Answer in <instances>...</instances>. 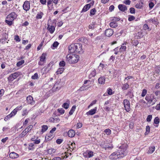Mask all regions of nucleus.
Segmentation results:
<instances>
[{"label": "nucleus", "mask_w": 160, "mask_h": 160, "mask_svg": "<svg viewBox=\"0 0 160 160\" xmlns=\"http://www.w3.org/2000/svg\"><path fill=\"white\" fill-rule=\"evenodd\" d=\"M12 116L10 114L8 115H7L5 118L4 120L5 121H7L8 119L12 118Z\"/></svg>", "instance_id": "bf43d9fd"}, {"label": "nucleus", "mask_w": 160, "mask_h": 160, "mask_svg": "<svg viewBox=\"0 0 160 160\" xmlns=\"http://www.w3.org/2000/svg\"><path fill=\"white\" fill-rule=\"evenodd\" d=\"M107 92L108 95H110L113 94L112 90L110 88H108L107 90Z\"/></svg>", "instance_id": "a18cd8bd"}, {"label": "nucleus", "mask_w": 160, "mask_h": 160, "mask_svg": "<svg viewBox=\"0 0 160 160\" xmlns=\"http://www.w3.org/2000/svg\"><path fill=\"white\" fill-rule=\"evenodd\" d=\"M123 104L125 110L128 112L130 111L131 108L129 101L127 99H125L123 101Z\"/></svg>", "instance_id": "20e7f679"}, {"label": "nucleus", "mask_w": 160, "mask_h": 160, "mask_svg": "<svg viewBox=\"0 0 160 160\" xmlns=\"http://www.w3.org/2000/svg\"><path fill=\"white\" fill-rule=\"evenodd\" d=\"M38 75L37 73H35L32 76V78L33 79H38Z\"/></svg>", "instance_id": "5fc2aeb1"}, {"label": "nucleus", "mask_w": 160, "mask_h": 160, "mask_svg": "<svg viewBox=\"0 0 160 160\" xmlns=\"http://www.w3.org/2000/svg\"><path fill=\"white\" fill-rule=\"evenodd\" d=\"M17 15L14 12H12L8 15L7 17L8 19H10L11 20L13 21L16 18Z\"/></svg>", "instance_id": "6e6552de"}, {"label": "nucleus", "mask_w": 160, "mask_h": 160, "mask_svg": "<svg viewBox=\"0 0 160 160\" xmlns=\"http://www.w3.org/2000/svg\"><path fill=\"white\" fill-rule=\"evenodd\" d=\"M160 122V119L158 117H156L154 120V123L156 124H158Z\"/></svg>", "instance_id": "ea45409f"}, {"label": "nucleus", "mask_w": 160, "mask_h": 160, "mask_svg": "<svg viewBox=\"0 0 160 160\" xmlns=\"http://www.w3.org/2000/svg\"><path fill=\"white\" fill-rule=\"evenodd\" d=\"M109 158L110 159L112 160H116L117 159L119 158L118 156L117 152H115L112 153L109 156Z\"/></svg>", "instance_id": "ddd939ff"}, {"label": "nucleus", "mask_w": 160, "mask_h": 160, "mask_svg": "<svg viewBox=\"0 0 160 160\" xmlns=\"http://www.w3.org/2000/svg\"><path fill=\"white\" fill-rule=\"evenodd\" d=\"M70 148L71 149H72V151H73V150L76 148L75 143H72L70 147Z\"/></svg>", "instance_id": "6e6d98bb"}, {"label": "nucleus", "mask_w": 160, "mask_h": 160, "mask_svg": "<svg viewBox=\"0 0 160 160\" xmlns=\"http://www.w3.org/2000/svg\"><path fill=\"white\" fill-rule=\"evenodd\" d=\"M113 33V30L111 29H108L106 30L105 33L106 36L110 37L112 35Z\"/></svg>", "instance_id": "4468645a"}, {"label": "nucleus", "mask_w": 160, "mask_h": 160, "mask_svg": "<svg viewBox=\"0 0 160 160\" xmlns=\"http://www.w3.org/2000/svg\"><path fill=\"white\" fill-rule=\"evenodd\" d=\"M58 112L61 114H63L65 112L64 110L62 108L58 109Z\"/></svg>", "instance_id": "8fccbe9b"}, {"label": "nucleus", "mask_w": 160, "mask_h": 160, "mask_svg": "<svg viewBox=\"0 0 160 160\" xmlns=\"http://www.w3.org/2000/svg\"><path fill=\"white\" fill-rule=\"evenodd\" d=\"M68 134L69 137L72 138L74 136L75 132L73 130L71 129L68 131Z\"/></svg>", "instance_id": "4be33fe9"}, {"label": "nucleus", "mask_w": 160, "mask_h": 160, "mask_svg": "<svg viewBox=\"0 0 160 160\" xmlns=\"http://www.w3.org/2000/svg\"><path fill=\"white\" fill-rule=\"evenodd\" d=\"M113 147L112 145L107 144L105 145L104 148L105 150H108V151L109 150H112L113 148Z\"/></svg>", "instance_id": "a878e982"}, {"label": "nucleus", "mask_w": 160, "mask_h": 160, "mask_svg": "<svg viewBox=\"0 0 160 160\" xmlns=\"http://www.w3.org/2000/svg\"><path fill=\"white\" fill-rule=\"evenodd\" d=\"M56 152V149L53 148H50L48 150V152L49 154H52L55 153Z\"/></svg>", "instance_id": "c756f323"}, {"label": "nucleus", "mask_w": 160, "mask_h": 160, "mask_svg": "<svg viewBox=\"0 0 160 160\" xmlns=\"http://www.w3.org/2000/svg\"><path fill=\"white\" fill-rule=\"evenodd\" d=\"M68 52L69 53L76 52L74 43H72L68 47Z\"/></svg>", "instance_id": "1a4fd4ad"}, {"label": "nucleus", "mask_w": 160, "mask_h": 160, "mask_svg": "<svg viewBox=\"0 0 160 160\" xmlns=\"http://www.w3.org/2000/svg\"><path fill=\"white\" fill-rule=\"evenodd\" d=\"M110 26L112 28H116L118 26L117 23L116 22H111L109 24Z\"/></svg>", "instance_id": "473e14b6"}, {"label": "nucleus", "mask_w": 160, "mask_h": 160, "mask_svg": "<svg viewBox=\"0 0 160 160\" xmlns=\"http://www.w3.org/2000/svg\"><path fill=\"white\" fill-rule=\"evenodd\" d=\"M8 81H12L14 80L11 74H10L9 77L8 78Z\"/></svg>", "instance_id": "680f3d73"}, {"label": "nucleus", "mask_w": 160, "mask_h": 160, "mask_svg": "<svg viewBox=\"0 0 160 160\" xmlns=\"http://www.w3.org/2000/svg\"><path fill=\"white\" fill-rule=\"evenodd\" d=\"M27 101L28 103L32 105H34L35 103L34 101L33 100V98L30 95L27 97Z\"/></svg>", "instance_id": "f8f14e48"}, {"label": "nucleus", "mask_w": 160, "mask_h": 160, "mask_svg": "<svg viewBox=\"0 0 160 160\" xmlns=\"http://www.w3.org/2000/svg\"><path fill=\"white\" fill-rule=\"evenodd\" d=\"M75 49H76V52H78L80 54L82 53L83 52V50L82 48V45L80 43H74Z\"/></svg>", "instance_id": "39448f33"}, {"label": "nucleus", "mask_w": 160, "mask_h": 160, "mask_svg": "<svg viewBox=\"0 0 160 160\" xmlns=\"http://www.w3.org/2000/svg\"><path fill=\"white\" fill-rule=\"evenodd\" d=\"M47 29L51 34L53 33L55 30V28L53 26H50L48 24Z\"/></svg>", "instance_id": "aec40b11"}, {"label": "nucleus", "mask_w": 160, "mask_h": 160, "mask_svg": "<svg viewBox=\"0 0 160 160\" xmlns=\"http://www.w3.org/2000/svg\"><path fill=\"white\" fill-rule=\"evenodd\" d=\"M13 78L15 79L19 75V72H15L11 74Z\"/></svg>", "instance_id": "72a5a7b5"}, {"label": "nucleus", "mask_w": 160, "mask_h": 160, "mask_svg": "<svg viewBox=\"0 0 160 160\" xmlns=\"http://www.w3.org/2000/svg\"><path fill=\"white\" fill-rule=\"evenodd\" d=\"M104 132L108 135H110L111 134V130L109 129H105Z\"/></svg>", "instance_id": "79ce46f5"}, {"label": "nucleus", "mask_w": 160, "mask_h": 160, "mask_svg": "<svg viewBox=\"0 0 160 160\" xmlns=\"http://www.w3.org/2000/svg\"><path fill=\"white\" fill-rule=\"evenodd\" d=\"M59 44V43L57 42H55L52 44V46L54 48L57 47Z\"/></svg>", "instance_id": "69168bd1"}, {"label": "nucleus", "mask_w": 160, "mask_h": 160, "mask_svg": "<svg viewBox=\"0 0 160 160\" xmlns=\"http://www.w3.org/2000/svg\"><path fill=\"white\" fill-rule=\"evenodd\" d=\"M143 3L142 2H141V4L140 3V2H139L136 5L135 7L138 8H141L143 7Z\"/></svg>", "instance_id": "c9c22d12"}, {"label": "nucleus", "mask_w": 160, "mask_h": 160, "mask_svg": "<svg viewBox=\"0 0 160 160\" xmlns=\"http://www.w3.org/2000/svg\"><path fill=\"white\" fill-rule=\"evenodd\" d=\"M143 28L145 30L149 29V28L148 25L147 24H144L143 26Z\"/></svg>", "instance_id": "0e129e2a"}, {"label": "nucleus", "mask_w": 160, "mask_h": 160, "mask_svg": "<svg viewBox=\"0 0 160 160\" xmlns=\"http://www.w3.org/2000/svg\"><path fill=\"white\" fill-rule=\"evenodd\" d=\"M51 160H61V158L59 157H56L53 158Z\"/></svg>", "instance_id": "774afa93"}, {"label": "nucleus", "mask_w": 160, "mask_h": 160, "mask_svg": "<svg viewBox=\"0 0 160 160\" xmlns=\"http://www.w3.org/2000/svg\"><path fill=\"white\" fill-rule=\"evenodd\" d=\"M87 88H87V86L83 85L80 88L79 90L82 91L86 89Z\"/></svg>", "instance_id": "864d4df0"}, {"label": "nucleus", "mask_w": 160, "mask_h": 160, "mask_svg": "<svg viewBox=\"0 0 160 160\" xmlns=\"http://www.w3.org/2000/svg\"><path fill=\"white\" fill-rule=\"evenodd\" d=\"M96 11L95 8H94L92 9L90 11V15H93L95 14Z\"/></svg>", "instance_id": "c03bdc74"}, {"label": "nucleus", "mask_w": 160, "mask_h": 160, "mask_svg": "<svg viewBox=\"0 0 160 160\" xmlns=\"http://www.w3.org/2000/svg\"><path fill=\"white\" fill-rule=\"evenodd\" d=\"M157 18L154 17L153 18H151L147 20V22H149L150 23H151L152 24H155L156 22H157Z\"/></svg>", "instance_id": "393cba45"}, {"label": "nucleus", "mask_w": 160, "mask_h": 160, "mask_svg": "<svg viewBox=\"0 0 160 160\" xmlns=\"http://www.w3.org/2000/svg\"><path fill=\"white\" fill-rule=\"evenodd\" d=\"M13 21L11 20L10 19H8L6 20L5 21V22L8 25L11 26L12 24L13 23Z\"/></svg>", "instance_id": "e433bc0d"}, {"label": "nucleus", "mask_w": 160, "mask_h": 160, "mask_svg": "<svg viewBox=\"0 0 160 160\" xmlns=\"http://www.w3.org/2000/svg\"><path fill=\"white\" fill-rule=\"evenodd\" d=\"M105 78L104 77H101L98 79V82L99 84H103L105 83Z\"/></svg>", "instance_id": "b1692460"}, {"label": "nucleus", "mask_w": 160, "mask_h": 160, "mask_svg": "<svg viewBox=\"0 0 160 160\" xmlns=\"http://www.w3.org/2000/svg\"><path fill=\"white\" fill-rule=\"evenodd\" d=\"M62 86V84L61 83L60 81H57L56 82L54 85L53 86L52 89L54 91L59 90Z\"/></svg>", "instance_id": "423d86ee"}, {"label": "nucleus", "mask_w": 160, "mask_h": 160, "mask_svg": "<svg viewBox=\"0 0 160 160\" xmlns=\"http://www.w3.org/2000/svg\"><path fill=\"white\" fill-rule=\"evenodd\" d=\"M93 152L92 151H89L87 153H84L83 155L86 158H90L92 157L93 156Z\"/></svg>", "instance_id": "dca6fc26"}, {"label": "nucleus", "mask_w": 160, "mask_h": 160, "mask_svg": "<svg viewBox=\"0 0 160 160\" xmlns=\"http://www.w3.org/2000/svg\"><path fill=\"white\" fill-rule=\"evenodd\" d=\"M47 56L46 54L45 53H43L41 56L40 57V61L39 62L38 64L40 65H43V63L46 61V57Z\"/></svg>", "instance_id": "0eeeda50"}, {"label": "nucleus", "mask_w": 160, "mask_h": 160, "mask_svg": "<svg viewBox=\"0 0 160 160\" xmlns=\"http://www.w3.org/2000/svg\"><path fill=\"white\" fill-rule=\"evenodd\" d=\"M52 63L51 62L45 68V71L46 73L48 72L52 69Z\"/></svg>", "instance_id": "f3484780"}, {"label": "nucleus", "mask_w": 160, "mask_h": 160, "mask_svg": "<svg viewBox=\"0 0 160 160\" xmlns=\"http://www.w3.org/2000/svg\"><path fill=\"white\" fill-rule=\"evenodd\" d=\"M118 8L122 12H124L127 9V8L125 5L122 4H119L118 6Z\"/></svg>", "instance_id": "412c9836"}, {"label": "nucleus", "mask_w": 160, "mask_h": 160, "mask_svg": "<svg viewBox=\"0 0 160 160\" xmlns=\"http://www.w3.org/2000/svg\"><path fill=\"white\" fill-rule=\"evenodd\" d=\"M32 127L33 126L32 125H30L25 129H26L27 131H28V132L32 129Z\"/></svg>", "instance_id": "13d9d810"}, {"label": "nucleus", "mask_w": 160, "mask_h": 160, "mask_svg": "<svg viewBox=\"0 0 160 160\" xmlns=\"http://www.w3.org/2000/svg\"><path fill=\"white\" fill-rule=\"evenodd\" d=\"M128 43L126 42H125L123 44H122L121 47L119 49V52L121 53L125 51L127 48L126 45Z\"/></svg>", "instance_id": "9d476101"}, {"label": "nucleus", "mask_w": 160, "mask_h": 160, "mask_svg": "<svg viewBox=\"0 0 160 160\" xmlns=\"http://www.w3.org/2000/svg\"><path fill=\"white\" fill-rule=\"evenodd\" d=\"M76 106L75 105H74L72 107V108L69 112V114L70 115H72L73 114L76 109Z\"/></svg>", "instance_id": "f704fd0d"}, {"label": "nucleus", "mask_w": 160, "mask_h": 160, "mask_svg": "<svg viewBox=\"0 0 160 160\" xmlns=\"http://www.w3.org/2000/svg\"><path fill=\"white\" fill-rule=\"evenodd\" d=\"M19 156V155L16 153L14 152H12L9 154L10 157L12 159H15L18 158Z\"/></svg>", "instance_id": "a211bd4d"}, {"label": "nucleus", "mask_w": 160, "mask_h": 160, "mask_svg": "<svg viewBox=\"0 0 160 160\" xmlns=\"http://www.w3.org/2000/svg\"><path fill=\"white\" fill-rule=\"evenodd\" d=\"M64 70V68H59L56 72L57 74H62Z\"/></svg>", "instance_id": "2f4dec72"}, {"label": "nucleus", "mask_w": 160, "mask_h": 160, "mask_svg": "<svg viewBox=\"0 0 160 160\" xmlns=\"http://www.w3.org/2000/svg\"><path fill=\"white\" fill-rule=\"evenodd\" d=\"M59 65L60 67H64L65 65V62L64 61H62L60 62Z\"/></svg>", "instance_id": "4d7b16f0"}, {"label": "nucleus", "mask_w": 160, "mask_h": 160, "mask_svg": "<svg viewBox=\"0 0 160 160\" xmlns=\"http://www.w3.org/2000/svg\"><path fill=\"white\" fill-rule=\"evenodd\" d=\"M28 131H27L26 129H25L20 134L19 137L20 138H22L25 136L28 133Z\"/></svg>", "instance_id": "7c9ffc66"}, {"label": "nucleus", "mask_w": 160, "mask_h": 160, "mask_svg": "<svg viewBox=\"0 0 160 160\" xmlns=\"http://www.w3.org/2000/svg\"><path fill=\"white\" fill-rule=\"evenodd\" d=\"M145 99L147 101L149 102L152 105L155 104L156 101V99L154 98V95H147Z\"/></svg>", "instance_id": "7ed1b4c3"}, {"label": "nucleus", "mask_w": 160, "mask_h": 160, "mask_svg": "<svg viewBox=\"0 0 160 160\" xmlns=\"http://www.w3.org/2000/svg\"><path fill=\"white\" fill-rule=\"evenodd\" d=\"M152 118V116L151 115H149L148 116L147 118V121L148 122H150L151 121Z\"/></svg>", "instance_id": "3c124183"}, {"label": "nucleus", "mask_w": 160, "mask_h": 160, "mask_svg": "<svg viewBox=\"0 0 160 160\" xmlns=\"http://www.w3.org/2000/svg\"><path fill=\"white\" fill-rule=\"evenodd\" d=\"M67 61L70 63H76L79 59V56L75 54H70L67 56Z\"/></svg>", "instance_id": "f257e3e1"}, {"label": "nucleus", "mask_w": 160, "mask_h": 160, "mask_svg": "<svg viewBox=\"0 0 160 160\" xmlns=\"http://www.w3.org/2000/svg\"><path fill=\"white\" fill-rule=\"evenodd\" d=\"M24 62V60H22L21 61L18 62L17 63V66L19 67L22 64H23Z\"/></svg>", "instance_id": "49530a36"}, {"label": "nucleus", "mask_w": 160, "mask_h": 160, "mask_svg": "<svg viewBox=\"0 0 160 160\" xmlns=\"http://www.w3.org/2000/svg\"><path fill=\"white\" fill-rule=\"evenodd\" d=\"M130 12L132 14L135 13V9L133 8H131L130 9Z\"/></svg>", "instance_id": "052dcab7"}, {"label": "nucleus", "mask_w": 160, "mask_h": 160, "mask_svg": "<svg viewBox=\"0 0 160 160\" xmlns=\"http://www.w3.org/2000/svg\"><path fill=\"white\" fill-rule=\"evenodd\" d=\"M42 132H45L48 129V127L47 125H43L42 126Z\"/></svg>", "instance_id": "58836bf2"}, {"label": "nucleus", "mask_w": 160, "mask_h": 160, "mask_svg": "<svg viewBox=\"0 0 160 160\" xmlns=\"http://www.w3.org/2000/svg\"><path fill=\"white\" fill-rule=\"evenodd\" d=\"M155 148V147L154 146L150 147L147 152V153L148 154H151L154 151Z\"/></svg>", "instance_id": "bb28decb"}, {"label": "nucleus", "mask_w": 160, "mask_h": 160, "mask_svg": "<svg viewBox=\"0 0 160 160\" xmlns=\"http://www.w3.org/2000/svg\"><path fill=\"white\" fill-rule=\"evenodd\" d=\"M96 74V71L95 69H94L93 71H92L90 75V77H94L95 76Z\"/></svg>", "instance_id": "37998d69"}, {"label": "nucleus", "mask_w": 160, "mask_h": 160, "mask_svg": "<svg viewBox=\"0 0 160 160\" xmlns=\"http://www.w3.org/2000/svg\"><path fill=\"white\" fill-rule=\"evenodd\" d=\"M154 6V3L152 2H150L149 3V8L151 9Z\"/></svg>", "instance_id": "e2e57ef3"}, {"label": "nucleus", "mask_w": 160, "mask_h": 160, "mask_svg": "<svg viewBox=\"0 0 160 160\" xmlns=\"http://www.w3.org/2000/svg\"><path fill=\"white\" fill-rule=\"evenodd\" d=\"M97 25L95 24V22H92V24L89 26L88 28L89 29H94L97 27Z\"/></svg>", "instance_id": "c85d7f7f"}, {"label": "nucleus", "mask_w": 160, "mask_h": 160, "mask_svg": "<svg viewBox=\"0 0 160 160\" xmlns=\"http://www.w3.org/2000/svg\"><path fill=\"white\" fill-rule=\"evenodd\" d=\"M93 3H91L85 5L83 8L82 12H86L88 11L91 7V6L93 5Z\"/></svg>", "instance_id": "2eb2a0df"}, {"label": "nucleus", "mask_w": 160, "mask_h": 160, "mask_svg": "<svg viewBox=\"0 0 160 160\" xmlns=\"http://www.w3.org/2000/svg\"><path fill=\"white\" fill-rule=\"evenodd\" d=\"M29 119V118L26 119L24 122H23V125L24 126H26L28 123Z\"/></svg>", "instance_id": "338daca9"}, {"label": "nucleus", "mask_w": 160, "mask_h": 160, "mask_svg": "<svg viewBox=\"0 0 160 160\" xmlns=\"http://www.w3.org/2000/svg\"><path fill=\"white\" fill-rule=\"evenodd\" d=\"M23 9L26 11H28L29 10L30 8V5L29 2L28 1H25L23 5Z\"/></svg>", "instance_id": "9b49d317"}, {"label": "nucleus", "mask_w": 160, "mask_h": 160, "mask_svg": "<svg viewBox=\"0 0 160 160\" xmlns=\"http://www.w3.org/2000/svg\"><path fill=\"white\" fill-rule=\"evenodd\" d=\"M43 13L42 12H40L39 13H38L37 14V15L36 17V18L37 19H41L42 17V16L43 15Z\"/></svg>", "instance_id": "a19ab883"}, {"label": "nucleus", "mask_w": 160, "mask_h": 160, "mask_svg": "<svg viewBox=\"0 0 160 160\" xmlns=\"http://www.w3.org/2000/svg\"><path fill=\"white\" fill-rule=\"evenodd\" d=\"M116 152L119 158H122L125 156L128 152L125 145L120 146Z\"/></svg>", "instance_id": "f03ea898"}, {"label": "nucleus", "mask_w": 160, "mask_h": 160, "mask_svg": "<svg viewBox=\"0 0 160 160\" xmlns=\"http://www.w3.org/2000/svg\"><path fill=\"white\" fill-rule=\"evenodd\" d=\"M135 19V17L132 15H129L128 18V20L129 21H131L134 20Z\"/></svg>", "instance_id": "de8ad7c7"}, {"label": "nucleus", "mask_w": 160, "mask_h": 160, "mask_svg": "<svg viewBox=\"0 0 160 160\" xmlns=\"http://www.w3.org/2000/svg\"><path fill=\"white\" fill-rule=\"evenodd\" d=\"M146 132L145 133V135H148L150 132V127L149 126H147L146 128Z\"/></svg>", "instance_id": "4c0bfd02"}, {"label": "nucleus", "mask_w": 160, "mask_h": 160, "mask_svg": "<svg viewBox=\"0 0 160 160\" xmlns=\"http://www.w3.org/2000/svg\"><path fill=\"white\" fill-rule=\"evenodd\" d=\"M147 93V90L146 89H144L142 91L141 96L142 97H144Z\"/></svg>", "instance_id": "09e8293b"}, {"label": "nucleus", "mask_w": 160, "mask_h": 160, "mask_svg": "<svg viewBox=\"0 0 160 160\" xmlns=\"http://www.w3.org/2000/svg\"><path fill=\"white\" fill-rule=\"evenodd\" d=\"M53 137L52 133H50V132L45 137V138L46 139L47 141H49Z\"/></svg>", "instance_id": "cd10ccee"}, {"label": "nucleus", "mask_w": 160, "mask_h": 160, "mask_svg": "<svg viewBox=\"0 0 160 160\" xmlns=\"http://www.w3.org/2000/svg\"><path fill=\"white\" fill-rule=\"evenodd\" d=\"M129 85L128 84V81L126 83L122 84L121 87L122 89L123 90H127L129 88Z\"/></svg>", "instance_id": "6ab92c4d"}, {"label": "nucleus", "mask_w": 160, "mask_h": 160, "mask_svg": "<svg viewBox=\"0 0 160 160\" xmlns=\"http://www.w3.org/2000/svg\"><path fill=\"white\" fill-rule=\"evenodd\" d=\"M97 111V108H95L91 109L88 112H87V114L88 115H92L94 114Z\"/></svg>", "instance_id": "5701e85b"}, {"label": "nucleus", "mask_w": 160, "mask_h": 160, "mask_svg": "<svg viewBox=\"0 0 160 160\" xmlns=\"http://www.w3.org/2000/svg\"><path fill=\"white\" fill-rule=\"evenodd\" d=\"M69 105L67 103H64L62 105V107L66 109H67L69 107Z\"/></svg>", "instance_id": "603ef678"}]
</instances>
